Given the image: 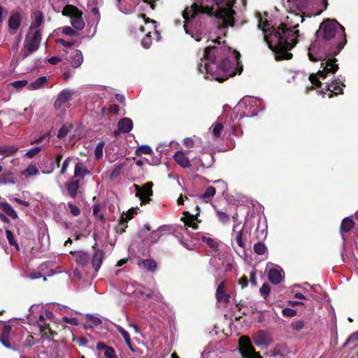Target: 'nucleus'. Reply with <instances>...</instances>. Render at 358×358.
Segmentation results:
<instances>
[{
  "label": "nucleus",
  "instance_id": "obj_1",
  "mask_svg": "<svg viewBox=\"0 0 358 358\" xmlns=\"http://www.w3.org/2000/svg\"><path fill=\"white\" fill-rule=\"evenodd\" d=\"M344 27L336 20L323 21L315 33V39L308 48V57L313 62L325 61L321 64L322 70L317 75L325 78L329 73H335L338 69L334 57L346 44Z\"/></svg>",
  "mask_w": 358,
  "mask_h": 358
},
{
  "label": "nucleus",
  "instance_id": "obj_2",
  "mask_svg": "<svg viewBox=\"0 0 358 358\" xmlns=\"http://www.w3.org/2000/svg\"><path fill=\"white\" fill-rule=\"evenodd\" d=\"M212 43L205 48L198 64V71L204 74V78L222 82L240 74L243 70L242 66H239L240 53L221 45V38L212 41Z\"/></svg>",
  "mask_w": 358,
  "mask_h": 358
},
{
  "label": "nucleus",
  "instance_id": "obj_3",
  "mask_svg": "<svg viewBox=\"0 0 358 358\" xmlns=\"http://www.w3.org/2000/svg\"><path fill=\"white\" fill-rule=\"evenodd\" d=\"M234 2L229 1L227 2V7H219L215 8L213 5H198L194 3L190 7H187L182 13L183 18L185 20L184 29L187 34L189 33L187 29V23L191 19H194L199 14H208L210 16H215L222 20L224 26H233L234 23V15L235 11L233 10Z\"/></svg>",
  "mask_w": 358,
  "mask_h": 358
},
{
  "label": "nucleus",
  "instance_id": "obj_4",
  "mask_svg": "<svg viewBox=\"0 0 358 358\" xmlns=\"http://www.w3.org/2000/svg\"><path fill=\"white\" fill-rule=\"evenodd\" d=\"M299 31L288 28L285 23H281L272 33L275 43L273 51L277 61L290 59L292 54L289 52L297 43Z\"/></svg>",
  "mask_w": 358,
  "mask_h": 358
},
{
  "label": "nucleus",
  "instance_id": "obj_5",
  "mask_svg": "<svg viewBox=\"0 0 358 358\" xmlns=\"http://www.w3.org/2000/svg\"><path fill=\"white\" fill-rule=\"evenodd\" d=\"M238 110H241V117H254L263 110L262 101L256 97L246 96L238 104Z\"/></svg>",
  "mask_w": 358,
  "mask_h": 358
},
{
  "label": "nucleus",
  "instance_id": "obj_6",
  "mask_svg": "<svg viewBox=\"0 0 358 358\" xmlns=\"http://www.w3.org/2000/svg\"><path fill=\"white\" fill-rule=\"evenodd\" d=\"M41 41V34L39 29H29L24 42V48L21 50V55L26 57L29 53L36 51Z\"/></svg>",
  "mask_w": 358,
  "mask_h": 358
},
{
  "label": "nucleus",
  "instance_id": "obj_7",
  "mask_svg": "<svg viewBox=\"0 0 358 358\" xmlns=\"http://www.w3.org/2000/svg\"><path fill=\"white\" fill-rule=\"evenodd\" d=\"M62 15L71 17V24L76 29L81 30L85 27V22L83 20V13L76 6L66 5L63 10Z\"/></svg>",
  "mask_w": 358,
  "mask_h": 358
},
{
  "label": "nucleus",
  "instance_id": "obj_8",
  "mask_svg": "<svg viewBox=\"0 0 358 358\" xmlns=\"http://www.w3.org/2000/svg\"><path fill=\"white\" fill-rule=\"evenodd\" d=\"M239 351L244 358H262L261 355L255 352L250 340L246 336H242L239 339Z\"/></svg>",
  "mask_w": 358,
  "mask_h": 358
},
{
  "label": "nucleus",
  "instance_id": "obj_9",
  "mask_svg": "<svg viewBox=\"0 0 358 358\" xmlns=\"http://www.w3.org/2000/svg\"><path fill=\"white\" fill-rule=\"evenodd\" d=\"M141 17L144 19V22L146 25H148L150 23H151L150 26V27L149 28L150 30L148 31V33L145 34V36L143 38L141 41L142 46L145 48H149L152 44L151 34L152 33V31L156 36H159V33L156 30L157 22L155 20L147 18L145 15L144 14L141 15Z\"/></svg>",
  "mask_w": 358,
  "mask_h": 358
},
{
  "label": "nucleus",
  "instance_id": "obj_10",
  "mask_svg": "<svg viewBox=\"0 0 358 358\" xmlns=\"http://www.w3.org/2000/svg\"><path fill=\"white\" fill-rule=\"evenodd\" d=\"M152 182L145 183L142 187L137 185H134L136 189V196L140 198L141 203H146L150 201V196L152 195Z\"/></svg>",
  "mask_w": 358,
  "mask_h": 358
},
{
  "label": "nucleus",
  "instance_id": "obj_11",
  "mask_svg": "<svg viewBox=\"0 0 358 358\" xmlns=\"http://www.w3.org/2000/svg\"><path fill=\"white\" fill-rule=\"evenodd\" d=\"M247 233L248 231L244 225L241 226V223L233 224L231 236L234 237L237 244L243 248L245 247L243 239Z\"/></svg>",
  "mask_w": 358,
  "mask_h": 358
},
{
  "label": "nucleus",
  "instance_id": "obj_12",
  "mask_svg": "<svg viewBox=\"0 0 358 358\" xmlns=\"http://www.w3.org/2000/svg\"><path fill=\"white\" fill-rule=\"evenodd\" d=\"M283 277V271L278 266H273L268 270V278L273 284H278L281 282Z\"/></svg>",
  "mask_w": 358,
  "mask_h": 358
},
{
  "label": "nucleus",
  "instance_id": "obj_13",
  "mask_svg": "<svg viewBox=\"0 0 358 358\" xmlns=\"http://www.w3.org/2000/svg\"><path fill=\"white\" fill-rule=\"evenodd\" d=\"M73 94V91L68 89L61 91L55 101V107L56 108H61L62 105L67 103L71 99Z\"/></svg>",
  "mask_w": 358,
  "mask_h": 358
},
{
  "label": "nucleus",
  "instance_id": "obj_14",
  "mask_svg": "<svg viewBox=\"0 0 358 358\" xmlns=\"http://www.w3.org/2000/svg\"><path fill=\"white\" fill-rule=\"evenodd\" d=\"M37 324L38 327L41 329V333L42 334V338L46 339L52 338V336L53 334L52 331L49 329L48 324L45 323V317L43 315H40L39 319L37 321Z\"/></svg>",
  "mask_w": 358,
  "mask_h": 358
},
{
  "label": "nucleus",
  "instance_id": "obj_15",
  "mask_svg": "<svg viewBox=\"0 0 358 358\" xmlns=\"http://www.w3.org/2000/svg\"><path fill=\"white\" fill-rule=\"evenodd\" d=\"M185 217H181V220L184 222L185 226L192 227L193 229L197 228V224L200 222L198 219L199 213L195 215H192L189 212H185Z\"/></svg>",
  "mask_w": 358,
  "mask_h": 358
},
{
  "label": "nucleus",
  "instance_id": "obj_16",
  "mask_svg": "<svg viewBox=\"0 0 358 358\" xmlns=\"http://www.w3.org/2000/svg\"><path fill=\"white\" fill-rule=\"evenodd\" d=\"M253 341L257 346H264L271 343V338L268 335L263 331H259L253 336Z\"/></svg>",
  "mask_w": 358,
  "mask_h": 358
},
{
  "label": "nucleus",
  "instance_id": "obj_17",
  "mask_svg": "<svg viewBox=\"0 0 358 358\" xmlns=\"http://www.w3.org/2000/svg\"><path fill=\"white\" fill-rule=\"evenodd\" d=\"M96 350L99 352V356L103 354V358H115V350L108 346H106L103 343H98L96 345Z\"/></svg>",
  "mask_w": 358,
  "mask_h": 358
},
{
  "label": "nucleus",
  "instance_id": "obj_18",
  "mask_svg": "<svg viewBox=\"0 0 358 358\" xmlns=\"http://www.w3.org/2000/svg\"><path fill=\"white\" fill-rule=\"evenodd\" d=\"M176 162L182 168H189L191 166L190 161L185 153L179 150L173 155Z\"/></svg>",
  "mask_w": 358,
  "mask_h": 358
},
{
  "label": "nucleus",
  "instance_id": "obj_19",
  "mask_svg": "<svg viewBox=\"0 0 358 358\" xmlns=\"http://www.w3.org/2000/svg\"><path fill=\"white\" fill-rule=\"evenodd\" d=\"M70 253L73 256L79 266L83 267L88 264L90 256L87 253L83 251L71 252Z\"/></svg>",
  "mask_w": 358,
  "mask_h": 358
},
{
  "label": "nucleus",
  "instance_id": "obj_20",
  "mask_svg": "<svg viewBox=\"0 0 358 358\" xmlns=\"http://www.w3.org/2000/svg\"><path fill=\"white\" fill-rule=\"evenodd\" d=\"M103 255V251L100 249L96 250L93 254V256L91 259V263L96 271H98V270L102 265Z\"/></svg>",
  "mask_w": 358,
  "mask_h": 358
},
{
  "label": "nucleus",
  "instance_id": "obj_21",
  "mask_svg": "<svg viewBox=\"0 0 358 358\" xmlns=\"http://www.w3.org/2000/svg\"><path fill=\"white\" fill-rule=\"evenodd\" d=\"M21 23V16L19 13H15L12 15L8 20V26L10 31L14 34L20 27Z\"/></svg>",
  "mask_w": 358,
  "mask_h": 358
},
{
  "label": "nucleus",
  "instance_id": "obj_22",
  "mask_svg": "<svg viewBox=\"0 0 358 358\" xmlns=\"http://www.w3.org/2000/svg\"><path fill=\"white\" fill-rule=\"evenodd\" d=\"M31 18L33 20L32 25L30 29H38L44 23V15L42 12L39 10L34 11L31 14Z\"/></svg>",
  "mask_w": 358,
  "mask_h": 358
},
{
  "label": "nucleus",
  "instance_id": "obj_23",
  "mask_svg": "<svg viewBox=\"0 0 358 358\" xmlns=\"http://www.w3.org/2000/svg\"><path fill=\"white\" fill-rule=\"evenodd\" d=\"M0 209L8 216L10 217L13 220L18 218V215L15 209L6 202L0 203Z\"/></svg>",
  "mask_w": 358,
  "mask_h": 358
},
{
  "label": "nucleus",
  "instance_id": "obj_24",
  "mask_svg": "<svg viewBox=\"0 0 358 358\" xmlns=\"http://www.w3.org/2000/svg\"><path fill=\"white\" fill-rule=\"evenodd\" d=\"M224 282H222L218 285L216 290V298L218 302L228 303L230 296L224 293Z\"/></svg>",
  "mask_w": 358,
  "mask_h": 358
},
{
  "label": "nucleus",
  "instance_id": "obj_25",
  "mask_svg": "<svg viewBox=\"0 0 358 358\" xmlns=\"http://www.w3.org/2000/svg\"><path fill=\"white\" fill-rule=\"evenodd\" d=\"M327 91H329V97L331 98L333 96V94H343V90L340 86V83L337 80L332 81L331 83H329L326 85Z\"/></svg>",
  "mask_w": 358,
  "mask_h": 358
},
{
  "label": "nucleus",
  "instance_id": "obj_26",
  "mask_svg": "<svg viewBox=\"0 0 358 358\" xmlns=\"http://www.w3.org/2000/svg\"><path fill=\"white\" fill-rule=\"evenodd\" d=\"M48 85V78L45 76L38 78L34 82L31 83L28 85V90H38Z\"/></svg>",
  "mask_w": 358,
  "mask_h": 358
},
{
  "label": "nucleus",
  "instance_id": "obj_27",
  "mask_svg": "<svg viewBox=\"0 0 358 358\" xmlns=\"http://www.w3.org/2000/svg\"><path fill=\"white\" fill-rule=\"evenodd\" d=\"M117 127L122 133H129L133 128V122L130 119L124 117L118 122Z\"/></svg>",
  "mask_w": 358,
  "mask_h": 358
},
{
  "label": "nucleus",
  "instance_id": "obj_28",
  "mask_svg": "<svg viewBox=\"0 0 358 358\" xmlns=\"http://www.w3.org/2000/svg\"><path fill=\"white\" fill-rule=\"evenodd\" d=\"M80 187V182L78 180H71L66 185V189L71 198L75 199L77 196V191Z\"/></svg>",
  "mask_w": 358,
  "mask_h": 358
},
{
  "label": "nucleus",
  "instance_id": "obj_29",
  "mask_svg": "<svg viewBox=\"0 0 358 358\" xmlns=\"http://www.w3.org/2000/svg\"><path fill=\"white\" fill-rule=\"evenodd\" d=\"M355 227L354 221L350 218L346 217L343 220L341 224V234L343 238V233L350 231Z\"/></svg>",
  "mask_w": 358,
  "mask_h": 358
},
{
  "label": "nucleus",
  "instance_id": "obj_30",
  "mask_svg": "<svg viewBox=\"0 0 358 358\" xmlns=\"http://www.w3.org/2000/svg\"><path fill=\"white\" fill-rule=\"evenodd\" d=\"M215 193V188L213 186H208L205 190L204 193L200 196V198L203 202L208 203L211 201Z\"/></svg>",
  "mask_w": 358,
  "mask_h": 358
},
{
  "label": "nucleus",
  "instance_id": "obj_31",
  "mask_svg": "<svg viewBox=\"0 0 358 358\" xmlns=\"http://www.w3.org/2000/svg\"><path fill=\"white\" fill-rule=\"evenodd\" d=\"M18 150V148L14 145H6L0 146V155L4 157H9L15 153Z\"/></svg>",
  "mask_w": 358,
  "mask_h": 358
},
{
  "label": "nucleus",
  "instance_id": "obj_32",
  "mask_svg": "<svg viewBox=\"0 0 358 358\" xmlns=\"http://www.w3.org/2000/svg\"><path fill=\"white\" fill-rule=\"evenodd\" d=\"M90 174V171L85 168V166L82 163L78 162L76 164L74 170L75 177H84Z\"/></svg>",
  "mask_w": 358,
  "mask_h": 358
},
{
  "label": "nucleus",
  "instance_id": "obj_33",
  "mask_svg": "<svg viewBox=\"0 0 358 358\" xmlns=\"http://www.w3.org/2000/svg\"><path fill=\"white\" fill-rule=\"evenodd\" d=\"M83 62V56L80 50H76L74 51V55L72 59L71 65L73 68L79 67Z\"/></svg>",
  "mask_w": 358,
  "mask_h": 358
},
{
  "label": "nucleus",
  "instance_id": "obj_34",
  "mask_svg": "<svg viewBox=\"0 0 358 358\" xmlns=\"http://www.w3.org/2000/svg\"><path fill=\"white\" fill-rule=\"evenodd\" d=\"M134 214H136V209L131 208L126 213L122 216V224L121 226H124V228L127 227V222L131 220L134 217Z\"/></svg>",
  "mask_w": 358,
  "mask_h": 358
},
{
  "label": "nucleus",
  "instance_id": "obj_35",
  "mask_svg": "<svg viewBox=\"0 0 358 358\" xmlns=\"http://www.w3.org/2000/svg\"><path fill=\"white\" fill-rule=\"evenodd\" d=\"M289 352V350L287 348V346L280 345L276 346L273 351V355L275 357H285L286 356Z\"/></svg>",
  "mask_w": 358,
  "mask_h": 358
},
{
  "label": "nucleus",
  "instance_id": "obj_36",
  "mask_svg": "<svg viewBox=\"0 0 358 358\" xmlns=\"http://www.w3.org/2000/svg\"><path fill=\"white\" fill-rule=\"evenodd\" d=\"M39 173V171L36 166L31 164L29 165L25 170L21 172L22 175L25 177L34 176L37 175Z\"/></svg>",
  "mask_w": 358,
  "mask_h": 358
},
{
  "label": "nucleus",
  "instance_id": "obj_37",
  "mask_svg": "<svg viewBox=\"0 0 358 358\" xmlns=\"http://www.w3.org/2000/svg\"><path fill=\"white\" fill-rule=\"evenodd\" d=\"M213 135L215 138H218L221 136L223 131V125L219 122V120L212 126Z\"/></svg>",
  "mask_w": 358,
  "mask_h": 358
},
{
  "label": "nucleus",
  "instance_id": "obj_38",
  "mask_svg": "<svg viewBox=\"0 0 358 358\" xmlns=\"http://www.w3.org/2000/svg\"><path fill=\"white\" fill-rule=\"evenodd\" d=\"M142 265L150 271H155L157 268V263L153 259H145Z\"/></svg>",
  "mask_w": 358,
  "mask_h": 358
},
{
  "label": "nucleus",
  "instance_id": "obj_39",
  "mask_svg": "<svg viewBox=\"0 0 358 358\" xmlns=\"http://www.w3.org/2000/svg\"><path fill=\"white\" fill-rule=\"evenodd\" d=\"M217 217L220 222L223 224H227L230 222V217L228 214L221 211L216 210Z\"/></svg>",
  "mask_w": 358,
  "mask_h": 358
},
{
  "label": "nucleus",
  "instance_id": "obj_40",
  "mask_svg": "<svg viewBox=\"0 0 358 358\" xmlns=\"http://www.w3.org/2000/svg\"><path fill=\"white\" fill-rule=\"evenodd\" d=\"M6 238L8 239V241L10 245L15 246V248L17 250H19V245H18L17 241L15 240L13 234L9 229H6Z\"/></svg>",
  "mask_w": 358,
  "mask_h": 358
},
{
  "label": "nucleus",
  "instance_id": "obj_41",
  "mask_svg": "<svg viewBox=\"0 0 358 358\" xmlns=\"http://www.w3.org/2000/svg\"><path fill=\"white\" fill-rule=\"evenodd\" d=\"M105 145V143L103 141L99 142L95 149H94V155L96 159H100L103 156V150Z\"/></svg>",
  "mask_w": 358,
  "mask_h": 358
},
{
  "label": "nucleus",
  "instance_id": "obj_42",
  "mask_svg": "<svg viewBox=\"0 0 358 358\" xmlns=\"http://www.w3.org/2000/svg\"><path fill=\"white\" fill-rule=\"evenodd\" d=\"M117 329L118 332L120 333L121 335L122 336V337L124 338L127 345L130 347L131 341H130V336H129V333L120 326H117Z\"/></svg>",
  "mask_w": 358,
  "mask_h": 358
},
{
  "label": "nucleus",
  "instance_id": "obj_43",
  "mask_svg": "<svg viewBox=\"0 0 358 358\" xmlns=\"http://www.w3.org/2000/svg\"><path fill=\"white\" fill-rule=\"evenodd\" d=\"M254 251L257 255H264L266 251V247L263 243H257L254 245Z\"/></svg>",
  "mask_w": 358,
  "mask_h": 358
},
{
  "label": "nucleus",
  "instance_id": "obj_44",
  "mask_svg": "<svg viewBox=\"0 0 358 358\" xmlns=\"http://www.w3.org/2000/svg\"><path fill=\"white\" fill-rule=\"evenodd\" d=\"M124 165L122 164L116 165L110 174V178L114 179L120 175V172L123 169Z\"/></svg>",
  "mask_w": 358,
  "mask_h": 358
},
{
  "label": "nucleus",
  "instance_id": "obj_45",
  "mask_svg": "<svg viewBox=\"0 0 358 358\" xmlns=\"http://www.w3.org/2000/svg\"><path fill=\"white\" fill-rule=\"evenodd\" d=\"M305 323L303 320H293L291 327L294 330L300 331L304 328Z\"/></svg>",
  "mask_w": 358,
  "mask_h": 358
},
{
  "label": "nucleus",
  "instance_id": "obj_46",
  "mask_svg": "<svg viewBox=\"0 0 358 358\" xmlns=\"http://www.w3.org/2000/svg\"><path fill=\"white\" fill-rule=\"evenodd\" d=\"M71 127H68L66 125H63L58 131L57 137L59 138H63L67 136L69 132L70 131Z\"/></svg>",
  "mask_w": 358,
  "mask_h": 358
},
{
  "label": "nucleus",
  "instance_id": "obj_47",
  "mask_svg": "<svg viewBox=\"0 0 358 358\" xmlns=\"http://www.w3.org/2000/svg\"><path fill=\"white\" fill-rule=\"evenodd\" d=\"M10 85L15 87L16 90H19L26 86L28 87L29 84L27 80H17L15 81L10 83Z\"/></svg>",
  "mask_w": 358,
  "mask_h": 358
},
{
  "label": "nucleus",
  "instance_id": "obj_48",
  "mask_svg": "<svg viewBox=\"0 0 358 358\" xmlns=\"http://www.w3.org/2000/svg\"><path fill=\"white\" fill-rule=\"evenodd\" d=\"M67 206H69L70 213L73 216L77 217L80 214V209L77 206L71 202H69Z\"/></svg>",
  "mask_w": 358,
  "mask_h": 358
},
{
  "label": "nucleus",
  "instance_id": "obj_49",
  "mask_svg": "<svg viewBox=\"0 0 358 358\" xmlns=\"http://www.w3.org/2000/svg\"><path fill=\"white\" fill-rule=\"evenodd\" d=\"M160 236L161 234L159 229L153 231L150 236L149 241L150 242V243L154 244L157 242V241L160 238Z\"/></svg>",
  "mask_w": 358,
  "mask_h": 358
},
{
  "label": "nucleus",
  "instance_id": "obj_50",
  "mask_svg": "<svg viewBox=\"0 0 358 358\" xmlns=\"http://www.w3.org/2000/svg\"><path fill=\"white\" fill-rule=\"evenodd\" d=\"M260 227H261V224H260V222H259L256 231L257 233V237L259 238H262L265 237L266 235V231H265V228L266 226L264 222H262V229L261 230L259 229Z\"/></svg>",
  "mask_w": 358,
  "mask_h": 358
},
{
  "label": "nucleus",
  "instance_id": "obj_51",
  "mask_svg": "<svg viewBox=\"0 0 358 358\" xmlns=\"http://www.w3.org/2000/svg\"><path fill=\"white\" fill-rule=\"evenodd\" d=\"M297 312L296 310L290 308H285L282 310V314L283 316L292 317L296 315Z\"/></svg>",
  "mask_w": 358,
  "mask_h": 358
},
{
  "label": "nucleus",
  "instance_id": "obj_52",
  "mask_svg": "<svg viewBox=\"0 0 358 358\" xmlns=\"http://www.w3.org/2000/svg\"><path fill=\"white\" fill-rule=\"evenodd\" d=\"M270 287L266 283L263 284L259 289L261 295L264 299H266L268 296V294H270Z\"/></svg>",
  "mask_w": 358,
  "mask_h": 358
},
{
  "label": "nucleus",
  "instance_id": "obj_53",
  "mask_svg": "<svg viewBox=\"0 0 358 358\" xmlns=\"http://www.w3.org/2000/svg\"><path fill=\"white\" fill-rule=\"evenodd\" d=\"M41 150V147H34L31 149H30L29 150H28L25 155L29 157V158H32L34 157L35 155H36Z\"/></svg>",
  "mask_w": 358,
  "mask_h": 358
},
{
  "label": "nucleus",
  "instance_id": "obj_54",
  "mask_svg": "<svg viewBox=\"0 0 358 358\" xmlns=\"http://www.w3.org/2000/svg\"><path fill=\"white\" fill-rule=\"evenodd\" d=\"M11 329L10 325L3 324L1 337L9 338Z\"/></svg>",
  "mask_w": 358,
  "mask_h": 358
},
{
  "label": "nucleus",
  "instance_id": "obj_55",
  "mask_svg": "<svg viewBox=\"0 0 358 358\" xmlns=\"http://www.w3.org/2000/svg\"><path fill=\"white\" fill-rule=\"evenodd\" d=\"M63 322H64L66 324H69L73 326H78V320L76 317H64L62 318Z\"/></svg>",
  "mask_w": 358,
  "mask_h": 358
},
{
  "label": "nucleus",
  "instance_id": "obj_56",
  "mask_svg": "<svg viewBox=\"0 0 358 358\" xmlns=\"http://www.w3.org/2000/svg\"><path fill=\"white\" fill-rule=\"evenodd\" d=\"M118 6H119L120 10L125 14H129V13H133L134 11L135 7H136V6L134 4L129 5L127 7L125 6L124 8H122L121 5H119Z\"/></svg>",
  "mask_w": 358,
  "mask_h": 358
},
{
  "label": "nucleus",
  "instance_id": "obj_57",
  "mask_svg": "<svg viewBox=\"0 0 358 358\" xmlns=\"http://www.w3.org/2000/svg\"><path fill=\"white\" fill-rule=\"evenodd\" d=\"M308 0H287V3L289 4L293 3L296 5L298 8H301L305 6L306 1Z\"/></svg>",
  "mask_w": 358,
  "mask_h": 358
},
{
  "label": "nucleus",
  "instance_id": "obj_58",
  "mask_svg": "<svg viewBox=\"0 0 358 358\" xmlns=\"http://www.w3.org/2000/svg\"><path fill=\"white\" fill-rule=\"evenodd\" d=\"M71 157H67L64 160V162L62 164V169H61V171H60V174L61 175H64L66 173V170H67V169H68V167H69V164L71 163Z\"/></svg>",
  "mask_w": 358,
  "mask_h": 358
},
{
  "label": "nucleus",
  "instance_id": "obj_59",
  "mask_svg": "<svg viewBox=\"0 0 358 358\" xmlns=\"http://www.w3.org/2000/svg\"><path fill=\"white\" fill-rule=\"evenodd\" d=\"M140 154H145V155H148V154H150L152 152V149L150 146L148 145H142L141 146L138 150H137Z\"/></svg>",
  "mask_w": 358,
  "mask_h": 358
},
{
  "label": "nucleus",
  "instance_id": "obj_60",
  "mask_svg": "<svg viewBox=\"0 0 358 358\" xmlns=\"http://www.w3.org/2000/svg\"><path fill=\"white\" fill-rule=\"evenodd\" d=\"M62 33L67 36H74L76 34V32L70 27H64L62 29Z\"/></svg>",
  "mask_w": 358,
  "mask_h": 358
},
{
  "label": "nucleus",
  "instance_id": "obj_61",
  "mask_svg": "<svg viewBox=\"0 0 358 358\" xmlns=\"http://www.w3.org/2000/svg\"><path fill=\"white\" fill-rule=\"evenodd\" d=\"M309 80L312 84H313L317 87H321L322 83L318 80L316 75H315V74L310 75Z\"/></svg>",
  "mask_w": 358,
  "mask_h": 358
},
{
  "label": "nucleus",
  "instance_id": "obj_62",
  "mask_svg": "<svg viewBox=\"0 0 358 358\" xmlns=\"http://www.w3.org/2000/svg\"><path fill=\"white\" fill-rule=\"evenodd\" d=\"M57 43H60L62 44V45L65 46V47H67V48H71L73 45L74 44V41H65L64 39H62V38H59L57 41Z\"/></svg>",
  "mask_w": 358,
  "mask_h": 358
},
{
  "label": "nucleus",
  "instance_id": "obj_63",
  "mask_svg": "<svg viewBox=\"0 0 358 358\" xmlns=\"http://www.w3.org/2000/svg\"><path fill=\"white\" fill-rule=\"evenodd\" d=\"M354 341H358V331L352 334L349 336V338H348L347 341L345 343V345H348L349 343Z\"/></svg>",
  "mask_w": 358,
  "mask_h": 358
},
{
  "label": "nucleus",
  "instance_id": "obj_64",
  "mask_svg": "<svg viewBox=\"0 0 358 358\" xmlns=\"http://www.w3.org/2000/svg\"><path fill=\"white\" fill-rule=\"evenodd\" d=\"M13 200L18 204H21L27 207L30 206V203L29 201L22 200L17 197H14Z\"/></svg>",
  "mask_w": 358,
  "mask_h": 358
}]
</instances>
